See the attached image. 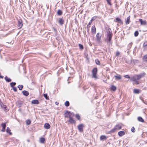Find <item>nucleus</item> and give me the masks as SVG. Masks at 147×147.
<instances>
[{"label": "nucleus", "mask_w": 147, "mask_h": 147, "mask_svg": "<svg viewBox=\"0 0 147 147\" xmlns=\"http://www.w3.org/2000/svg\"><path fill=\"white\" fill-rule=\"evenodd\" d=\"M145 75L144 73L141 74L139 75H136L131 77L130 80L131 81L135 82V83L136 84H139L138 80L141 78L143 77Z\"/></svg>", "instance_id": "1"}, {"label": "nucleus", "mask_w": 147, "mask_h": 147, "mask_svg": "<svg viewBox=\"0 0 147 147\" xmlns=\"http://www.w3.org/2000/svg\"><path fill=\"white\" fill-rule=\"evenodd\" d=\"M112 37V35H107V38L105 40V42L109 46L112 45V41L111 40Z\"/></svg>", "instance_id": "2"}, {"label": "nucleus", "mask_w": 147, "mask_h": 147, "mask_svg": "<svg viewBox=\"0 0 147 147\" xmlns=\"http://www.w3.org/2000/svg\"><path fill=\"white\" fill-rule=\"evenodd\" d=\"M92 78L96 79L98 78L96 76L97 72V69L95 68L92 70Z\"/></svg>", "instance_id": "3"}, {"label": "nucleus", "mask_w": 147, "mask_h": 147, "mask_svg": "<svg viewBox=\"0 0 147 147\" xmlns=\"http://www.w3.org/2000/svg\"><path fill=\"white\" fill-rule=\"evenodd\" d=\"M101 34L99 33L97 34L96 35V39L97 42L98 44L100 43V40L101 39Z\"/></svg>", "instance_id": "4"}, {"label": "nucleus", "mask_w": 147, "mask_h": 147, "mask_svg": "<svg viewBox=\"0 0 147 147\" xmlns=\"http://www.w3.org/2000/svg\"><path fill=\"white\" fill-rule=\"evenodd\" d=\"M96 18V17L94 16L91 19V20H90V21L89 22V23L87 25V28H89L90 27V25L92 24V21L94 20H95V19Z\"/></svg>", "instance_id": "5"}, {"label": "nucleus", "mask_w": 147, "mask_h": 147, "mask_svg": "<svg viewBox=\"0 0 147 147\" xmlns=\"http://www.w3.org/2000/svg\"><path fill=\"white\" fill-rule=\"evenodd\" d=\"M84 126V125L82 124H80L78 126V129L80 132H82L83 131V128Z\"/></svg>", "instance_id": "6"}, {"label": "nucleus", "mask_w": 147, "mask_h": 147, "mask_svg": "<svg viewBox=\"0 0 147 147\" xmlns=\"http://www.w3.org/2000/svg\"><path fill=\"white\" fill-rule=\"evenodd\" d=\"M139 21L141 25H147V22L146 20H143L142 19H139Z\"/></svg>", "instance_id": "7"}, {"label": "nucleus", "mask_w": 147, "mask_h": 147, "mask_svg": "<svg viewBox=\"0 0 147 147\" xmlns=\"http://www.w3.org/2000/svg\"><path fill=\"white\" fill-rule=\"evenodd\" d=\"M23 23L22 21L21 20H18V26L19 28H21L22 26Z\"/></svg>", "instance_id": "8"}, {"label": "nucleus", "mask_w": 147, "mask_h": 147, "mask_svg": "<svg viewBox=\"0 0 147 147\" xmlns=\"http://www.w3.org/2000/svg\"><path fill=\"white\" fill-rule=\"evenodd\" d=\"M121 124H119L115 126L114 128V130H119L121 128Z\"/></svg>", "instance_id": "9"}, {"label": "nucleus", "mask_w": 147, "mask_h": 147, "mask_svg": "<svg viewBox=\"0 0 147 147\" xmlns=\"http://www.w3.org/2000/svg\"><path fill=\"white\" fill-rule=\"evenodd\" d=\"M91 31L93 34H95L96 33V28L94 26H92Z\"/></svg>", "instance_id": "10"}, {"label": "nucleus", "mask_w": 147, "mask_h": 147, "mask_svg": "<svg viewBox=\"0 0 147 147\" xmlns=\"http://www.w3.org/2000/svg\"><path fill=\"white\" fill-rule=\"evenodd\" d=\"M64 22V20L62 18H60L59 19V23L61 25H62Z\"/></svg>", "instance_id": "11"}, {"label": "nucleus", "mask_w": 147, "mask_h": 147, "mask_svg": "<svg viewBox=\"0 0 147 147\" xmlns=\"http://www.w3.org/2000/svg\"><path fill=\"white\" fill-rule=\"evenodd\" d=\"M69 121L71 123H75V121L73 119L72 117L71 116L69 117Z\"/></svg>", "instance_id": "12"}, {"label": "nucleus", "mask_w": 147, "mask_h": 147, "mask_svg": "<svg viewBox=\"0 0 147 147\" xmlns=\"http://www.w3.org/2000/svg\"><path fill=\"white\" fill-rule=\"evenodd\" d=\"M70 112L69 111H67L65 113V117H69L70 116Z\"/></svg>", "instance_id": "13"}, {"label": "nucleus", "mask_w": 147, "mask_h": 147, "mask_svg": "<svg viewBox=\"0 0 147 147\" xmlns=\"http://www.w3.org/2000/svg\"><path fill=\"white\" fill-rule=\"evenodd\" d=\"M44 127L47 129H49L50 127V125L49 123H45L44 125Z\"/></svg>", "instance_id": "14"}, {"label": "nucleus", "mask_w": 147, "mask_h": 147, "mask_svg": "<svg viewBox=\"0 0 147 147\" xmlns=\"http://www.w3.org/2000/svg\"><path fill=\"white\" fill-rule=\"evenodd\" d=\"M125 134V132L123 131H121L118 132V135L120 137L122 136Z\"/></svg>", "instance_id": "15"}, {"label": "nucleus", "mask_w": 147, "mask_h": 147, "mask_svg": "<svg viewBox=\"0 0 147 147\" xmlns=\"http://www.w3.org/2000/svg\"><path fill=\"white\" fill-rule=\"evenodd\" d=\"M31 103L33 104H38L39 103L38 100H34L31 101Z\"/></svg>", "instance_id": "16"}, {"label": "nucleus", "mask_w": 147, "mask_h": 147, "mask_svg": "<svg viewBox=\"0 0 147 147\" xmlns=\"http://www.w3.org/2000/svg\"><path fill=\"white\" fill-rule=\"evenodd\" d=\"M107 35H113V34L111 29L109 28L107 32Z\"/></svg>", "instance_id": "17"}, {"label": "nucleus", "mask_w": 147, "mask_h": 147, "mask_svg": "<svg viewBox=\"0 0 147 147\" xmlns=\"http://www.w3.org/2000/svg\"><path fill=\"white\" fill-rule=\"evenodd\" d=\"M5 80L7 82H10L11 81V80L9 78H8L7 76H6L4 78Z\"/></svg>", "instance_id": "18"}, {"label": "nucleus", "mask_w": 147, "mask_h": 147, "mask_svg": "<svg viewBox=\"0 0 147 147\" xmlns=\"http://www.w3.org/2000/svg\"><path fill=\"white\" fill-rule=\"evenodd\" d=\"M22 93L23 95L26 96H27L29 95V92L26 91V90H24L22 91Z\"/></svg>", "instance_id": "19"}, {"label": "nucleus", "mask_w": 147, "mask_h": 147, "mask_svg": "<svg viewBox=\"0 0 147 147\" xmlns=\"http://www.w3.org/2000/svg\"><path fill=\"white\" fill-rule=\"evenodd\" d=\"M115 19V22H119L121 23H123V21L121 20L120 18H117Z\"/></svg>", "instance_id": "20"}, {"label": "nucleus", "mask_w": 147, "mask_h": 147, "mask_svg": "<svg viewBox=\"0 0 147 147\" xmlns=\"http://www.w3.org/2000/svg\"><path fill=\"white\" fill-rule=\"evenodd\" d=\"M107 139V137L104 135H102L100 136V140H104Z\"/></svg>", "instance_id": "21"}, {"label": "nucleus", "mask_w": 147, "mask_h": 147, "mask_svg": "<svg viewBox=\"0 0 147 147\" xmlns=\"http://www.w3.org/2000/svg\"><path fill=\"white\" fill-rule=\"evenodd\" d=\"M6 132L9 134L10 135L12 134V133L11 132V129L9 127H7V128Z\"/></svg>", "instance_id": "22"}, {"label": "nucleus", "mask_w": 147, "mask_h": 147, "mask_svg": "<svg viewBox=\"0 0 147 147\" xmlns=\"http://www.w3.org/2000/svg\"><path fill=\"white\" fill-rule=\"evenodd\" d=\"M130 16L128 17L127 19V20L125 22V23L126 24H128L130 22Z\"/></svg>", "instance_id": "23"}, {"label": "nucleus", "mask_w": 147, "mask_h": 147, "mask_svg": "<svg viewBox=\"0 0 147 147\" xmlns=\"http://www.w3.org/2000/svg\"><path fill=\"white\" fill-rule=\"evenodd\" d=\"M45 141V138H41L40 139V142L41 143H43Z\"/></svg>", "instance_id": "24"}, {"label": "nucleus", "mask_w": 147, "mask_h": 147, "mask_svg": "<svg viewBox=\"0 0 147 147\" xmlns=\"http://www.w3.org/2000/svg\"><path fill=\"white\" fill-rule=\"evenodd\" d=\"M115 80H119L121 78V76L120 75H118V76H115Z\"/></svg>", "instance_id": "25"}, {"label": "nucleus", "mask_w": 147, "mask_h": 147, "mask_svg": "<svg viewBox=\"0 0 147 147\" xmlns=\"http://www.w3.org/2000/svg\"><path fill=\"white\" fill-rule=\"evenodd\" d=\"M138 121L143 122H144V120L141 117H138Z\"/></svg>", "instance_id": "26"}, {"label": "nucleus", "mask_w": 147, "mask_h": 147, "mask_svg": "<svg viewBox=\"0 0 147 147\" xmlns=\"http://www.w3.org/2000/svg\"><path fill=\"white\" fill-rule=\"evenodd\" d=\"M16 84V83L15 82H12L10 83V85L11 86L12 88H13L14 86H15Z\"/></svg>", "instance_id": "27"}, {"label": "nucleus", "mask_w": 147, "mask_h": 147, "mask_svg": "<svg viewBox=\"0 0 147 147\" xmlns=\"http://www.w3.org/2000/svg\"><path fill=\"white\" fill-rule=\"evenodd\" d=\"M111 89L112 90L115 91L116 90V88L115 86L114 85H112L111 86Z\"/></svg>", "instance_id": "28"}, {"label": "nucleus", "mask_w": 147, "mask_h": 147, "mask_svg": "<svg viewBox=\"0 0 147 147\" xmlns=\"http://www.w3.org/2000/svg\"><path fill=\"white\" fill-rule=\"evenodd\" d=\"M143 46L144 48H147V41H145L144 43Z\"/></svg>", "instance_id": "29"}, {"label": "nucleus", "mask_w": 147, "mask_h": 147, "mask_svg": "<svg viewBox=\"0 0 147 147\" xmlns=\"http://www.w3.org/2000/svg\"><path fill=\"white\" fill-rule=\"evenodd\" d=\"M143 59L144 61H147V54L144 56Z\"/></svg>", "instance_id": "30"}, {"label": "nucleus", "mask_w": 147, "mask_h": 147, "mask_svg": "<svg viewBox=\"0 0 147 147\" xmlns=\"http://www.w3.org/2000/svg\"><path fill=\"white\" fill-rule=\"evenodd\" d=\"M62 12L60 10H58L57 12V14L59 16H61L62 15Z\"/></svg>", "instance_id": "31"}, {"label": "nucleus", "mask_w": 147, "mask_h": 147, "mask_svg": "<svg viewBox=\"0 0 147 147\" xmlns=\"http://www.w3.org/2000/svg\"><path fill=\"white\" fill-rule=\"evenodd\" d=\"M79 48L80 50H82L84 49L83 46L82 44H79Z\"/></svg>", "instance_id": "32"}, {"label": "nucleus", "mask_w": 147, "mask_h": 147, "mask_svg": "<svg viewBox=\"0 0 147 147\" xmlns=\"http://www.w3.org/2000/svg\"><path fill=\"white\" fill-rule=\"evenodd\" d=\"M18 87L20 90H21L23 87V86L22 85H19L18 86Z\"/></svg>", "instance_id": "33"}, {"label": "nucleus", "mask_w": 147, "mask_h": 147, "mask_svg": "<svg viewBox=\"0 0 147 147\" xmlns=\"http://www.w3.org/2000/svg\"><path fill=\"white\" fill-rule=\"evenodd\" d=\"M65 105L67 107L69 105V103L68 101H66L65 103Z\"/></svg>", "instance_id": "34"}, {"label": "nucleus", "mask_w": 147, "mask_h": 147, "mask_svg": "<svg viewBox=\"0 0 147 147\" xmlns=\"http://www.w3.org/2000/svg\"><path fill=\"white\" fill-rule=\"evenodd\" d=\"M44 96L46 99H47V100L49 99V96L47 95V94H44Z\"/></svg>", "instance_id": "35"}, {"label": "nucleus", "mask_w": 147, "mask_h": 147, "mask_svg": "<svg viewBox=\"0 0 147 147\" xmlns=\"http://www.w3.org/2000/svg\"><path fill=\"white\" fill-rule=\"evenodd\" d=\"M95 62L98 65H100V61L98 59H96L95 60Z\"/></svg>", "instance_id": "36"}, {"label": "nucleus", "mask_w": 147, "mask_h": 147, "mask_svg": "<svg viewBox=\"0 0 147 147\" xmlns=\"http://www.w3.org/2000/svg\"><path fill=\"white\" fill-rule=\"evenodd\" d=\"M134 92L135 93L138 94L139 93V90L138 89H135Z\"/></svg>", "instance_id": "37"}, {"label": "nucleus", "mask_w": 147, "mask_h": 147, "mask_svg": "<svg viewBox=\"0 0 147 147\" xmlns=\"http://www.w3.org/2000/svg\"><path fill=\"white\" fill-rule=\"evenodd\" d=\"M31 123V121L30 120H27L26 121V123L27 125H30Z\"/></svg>", "instance_id": "38"}, {"label": "nucleus", "mask_w": 147, "mask_h": 147, "mask_svg": "<svg viewBox=\"0 0 147 147\" xmlns=\"http://www.w3.org/2000/svg\"><path fill=\"white\" fill-rule=\"evenodd\" d=\"M76 118L80 120V116L78 114H77L76 115Z\"/></svg>", "instance_id": "39"}, {"label": "nucleus", "mask_w": 147, "mask_h": 147, "mask_svg": "<svg viewBox=\"0 0 147 147\" xmlns=\"http://www.w3.org/2000/svg\"><path fill=\"white\" fill-rule=\"evenodd\" d=\"M1 126L3 128H5L6 127V124L5 123H2L1 124Z\"/></svg>", "instance_id": "40"}, {"label": "nucleus", "mask_w": 147, "mask_h": 147, "mask_svg": "<svg viewBox=\"0 0 147 147\" xmlns=\"http://www.w3.org/2000/svg\"><path fill=\"white\" fill-rule=\"evenodd\" d=\"M139 33L137 31H136L134 33V35L135 36H137L138 35Z\"/></svg>", "instance_id": "41"}, {"label": "nucleus", "mask_w": 147, "mask_h": 147, "mask_svg": "<svg viewBox=\"0 0 147 147\" xmlns=\"http://www.w3.org/2000/svg\"><path fill=\"white\" fill-rule=\"evenodd\" d=\"M131 131L133 132H135V129L134 127H132L131 129Z\"/></svg>", "instance_id": "42"}, {"label": "nucleus", "mask_w": 147, "mask_h": 147, "mask_svg": "<svg viewBox=\"0 0 147 147\" xmlns=\"http://www.w3.org/2000/svg\"><path fill=\"white\" fill-rule=\"evenodd\" d=\"M3 107L2 105H1V107H3L5 109V111L6 112H7L8 110L7 109H6V105H3Z\"/></svg>", "instance_id": "43"}, {"label": "nucleus", "mask_w": 147, "mask_h": 147, "mask_svg": "<svg viewBox=\"0 0 147 147\" xmlns=\"http://www.w3.org/2000/svg\"><path fill=\"white\" fill-rule=\"evenodd\" d=\"M107 2V3L110 5H111V4L110 2V1L111 0H106Z\"/></svg>", "instance_id": "44"}, {"label": "nucleus", "mask_w": 147, "mask_h": 147, "mask_svg": "<svg viewBox=\"0 0 147 147\" xmlns=\"http://www.w3.org/2000/svg\"><path fill=\"white\" fill-rule=\"evenodd\" d=\"M124 77L125 78H130V77L129 76V75H125L124 76Z\"/></svg>", "instance_id": "45"}, {"label": "nucleus", "mask_w": 147, "mask_h": 147, "mask_svg": "<svg viewBox=\"0 0 147 147\" xmlns=\"http://www.w3.org/2000/svg\"><path fill=\"white\" fill-rule=\"evenodd\" d=\"M13 88V90L15 92H16L17 91V89L16 87H13V88Z\"/></svg>", "instance_id": "46"}, {"label": "nucleus", "mask_w": 147, "mask_h": 147, "mask_svg": "<svg viewBox=\"0 0 147 147\" xmlns=\"http://www.w3.org/2000/svg\"><path fill=\"white\" fill-rule=\"evenodd\" d=\"M120 54V53L119 51H117L116 52V56H118Z\"/></svg>", "instance_id": "47"}, {"label": "nucleus", "mask_w": 147, "mask_h": 147, "mask_svg": "<svg viewBox=\"0 0 147 147\" xmlns=\"http://www.w3.org/2000/svg\"><path fill=\"white\" fill-rule=\"evenodd\" d=\"M5 128H4L2 127V129H1V131L2 132H4L5 131Z\"/></svg>", "instance_id": "48"}, {"label": "nucleus", "mask_w": 147, "mask_h": 147, "mask_svg": "<svg viewBox=\"0 0 147 147\" xmlns=\"http://www.w3.org/2000/svg\"><path fill=\"white\" fill-rule=\"evenodd\" d=\"M70 116L71 117V116H74V114H73V113H70Z\"/></svg>", "instance_id": "49"}, {"label": "nucleus", "mask_w": 147, "mask_h": 147, "mask_svg": "<svg viewBox=\"0 0 147 147\" xmlns=\"http://www.w3.org/2000/svg\"><path fill=\"white\" fill-rule=\"evenodd\" d=\"M55 104L57 105H58L59 104V102H55Z\"/></svg>", "instance_id": "50"}, {"label": "nucleus", "mask_w": 147, "mask_h": 147, "mask_svg": "<svg viewBox=\"0 0 147 147\" xmlns=\"http://www.w3.org/2000/svg\"><path fill=\"white\" fill-rule=\"evenodd\" d=\"M86 28L87 29V31L88 32H89V28H87V27H86Z\"/></svg>", "instance_id": "51"}, {"label": "nucleus", "mask_w": 147, "mask_h": 147, "mask_svg": "<svg viewBox=\"0 0 147 147\" xmlns=\"http://www.w3.org/2000/svg\"><path fill=\"white\" fill-rule=\"evenodd\" d=\"M141 100H142V102H143L144 103H145V104H146V103H145V101H144V100H143L142 99Z\"/></svg>", "instance_id": "52"}, {"label": "nucleus", "mask_w": 147, "mask_h": 147, "mask_svg": "<svg viewBox=\"0 0 147 147\" xmlns=\"http://www.w3.org/2000/svg\"><path fill=\"white\" fill-rule=\"evenodd\" d=\"M28 142H29V140H28Z\"/></svg>", "instance_id": "53"}]
</instances>
